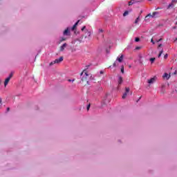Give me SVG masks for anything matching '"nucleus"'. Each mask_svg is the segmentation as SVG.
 Masks as SVG:
<instances>
[{
    "mask_svg": "<svg viewBox=\"0 0 177 177\" xmlns=\"http://www.w3.org/2000/svg\"><path fill=\"white\" fill-rule=\"evenodd\" d=\"M66 39H67L66 37H62L61 39L59 40V44H60L61 42H63V41H66Z\"/></svg>",
    "mask_w": 177,
    "mask_h": 177,
    "instance_id": "obj_14",
    "label": "nucleus"
},
{
    "mask_svg": "<svg viewBox=\"0 0 177 177\" xmlns=\"http://www.w3.org/2000/svg\"><path fill=\"white\" fill-rule=\"evenodd\" d=\"M151 42L154 44V40H153V39H151Z\"/></svg>",
    "mask_w": 177,
    "mask_h": 177,
    "instance_id": "obj_28",
    "label": "nucleus"
},
{
    "mask_svg": "<svg viewBox=\"0 0 177 177\" xmlns=\"http://www.w3.org/2000/svg\"><path fill=\"white\" fill-rule=\"evenodd\" d=\"M140 17H138L136 19V21H135V24H138V23L139 22Z\"/></svg>",
    "mask_w": 177,
    "mask_h": 177,
    "instance_id": "obj_18",
    "label": "nucleus"
},
{
    "mask_svg": "<svg viewBox=\"0 0 177 177\" xmlns=\"http://www.w3.org/2000/svg\"><path fill=\"white\" fill-rule=\"evenodd\" d=\"M64 57H60L59 59H56L55 61V64H59V63H62L63 62Z\"/></svg>",
    "mask_w": 177,
    "mask_h": 177,
    "instance_id": "obj_3",
    "label": "nucleus"
},
{
    "mask_svg": "<svg viewBox=\"0 0 177 177\" xmlns=\"http://www.w3.org/2000/svg\"><path fill=\"white\" fill-rule=\"evenodd\" d=\"M89 109H91V104H88V105L87 106V110H89Z\"/></svg>",
    "mask_w": 177,
    "mask_h": 177,
    "instance_id": "obj_26",
    "label": "nucleus"
},
{
    "mask_svg": "<svg viewBox=\"0 0 177 177\" xmlns=\"http://www.w3.org/2000/svg\"><path fill=\"white\" fill-rule=\"evenodd\" d=\"M157 9H160V8H158Z\"/></svg>",
    "mask_w": 177,
    "mask_h": 177,
    "instance_id": "obj_38",
    "label": "nucleus"
},
{
    "mask_svg": "<svg viewBox=\"0 0 177 177\" xmlns=\"http://www.w3.org/2000/svg\"><path fill=\"white\" fill-rule=\"evenodd\" d=\"M175 0H172V2L169 4L168 7H167V9H171V8H174V2Z\"/></svg>",
    "mask_w": 177,
    "mask_h": 177,
    "instance_id": "obj_10",
    "label": "nucleus"
},
{
    "mask_svg": "<svg viewBox=\"0 0 177 177\" xmlns=\"http://www.w3.org/2000/svg\"><path fill=\"white\" fill-rule=\"evenodd\" d=\"M131 5H133V3L132 1L129 2V6H131Z\"/></svg>",
    "mask_w": 177,
    "mask_h": 177,
    "instance_id": "obj_24",
    "label": "nucleus"
},
{
    "mask_svg": "<svg viewBox=\"0 0 177 177\" xmlns=\"http://www.w3.org/2000/svg\"><path fill=\"white\" fill-rule=\"evenodd\" d=\"M129 14V12L128 11H125L123 14V16L125 17V16H128V15Z\"/></svg>",
    "mask_w": 177,
    "mask_h": 177,
    "instance_id": "obj_16",
    "label": "nucleus"
},
{
    "mask_svg": "<svg viewBox=\"0 0 177 177\" xmlns=\"http://www.w3.org/2000/svg\"><path fill=\"white\" fill-rule=\"evenodd\" d=\"M100 74H104V71H101L100 72Z\"/></svg>",
    "mask_w": 177,
    "mask_h": 177,
    "instance_id": "obj_30",
    "label": "nucleus"
},
{
    "mask_svg": "<svg viewBox=\"0 0 177 177\" xmlns=\"http://www.w3.org/2000/svg\"><path fill=\"white\" fill-rule=\"evenodd\" d=\"M89 75H88V72H85V76L82 77V82H86L87 84H89V82L88 81V77Z\"/></svg>",
    "mask_w": 177,
    "mask_h": 177,
    "instance_id": "obj_2",
    "label": "nucleus"
},
{
    "mask_svg": "<svg viewBox=\"0 0 177 177\" xmlns=\"http://www.w3.org/2000/svg\"><path fill=\"white\" fill-rule=\"evenodd\" d=\"M176 92H177V90H176Z\"/></svg>",
    "mask_w": 177,
    "mask_h": 177,
    "instance_id": "obj_39",
    "label": "nucleus"
},
{
    "mask_svg": "<svg viewBox=\"0 0 177 177\" xmlns=\"http://www.w3.org/2000/svg\"><path fill=\"white\" fill-rule=\"evenodd\" d=\"M68 82H74V81H75V79H73V80H68Z\"/></svg>",
    "mask_w": 177,
    "mask_h": 177,
    "instance_id": "obj_23",
    "label": "nucleus"
},
{
    "mask_svg": "<svg viewBox=\"0 0 177 177\" xmlns=\"http://www.w3.org/2000/svg\"><path fill=\"white\" fill-rule=\"evenodd\" d=\"M171 75H169L168 73H165V75H163V78H167V80H169V77Z\"/></svg>",
    "mask_w": 177,
    "mask_h": 177,
    "instance_id": "obj_11",
    "label": "nucleus"
},
{
    "mask_svg": "<svg viewBox=\"0 0 177 177\" xmlns=\"http://www.w3.org/2000/svg\"><path fill=\"white\" fill-rule=\"evenodd\" d=\"M85 28H86V26H83L82 28V31H84L85 30Z\"/></svg>",
    "mask_w": 177,
    "mask_h": 177,
    "instance_id": "obj_25",
    "label": "nucleus"
},
{
    "mask_svg": "<svg viewBox=\"0 0 177 177\" xmlns=\"http://www.w3.org/2000/svg\"><path fill=\"white\" fill-rule=\"evenodd\" d=\"M78 23H80V20H78L72 27V31H74V30H75L77 26H78Z\"/></svg>",
    "mask_w": 177,
    "mask_h": 177,
    "instance_id": "obj_9",
    "label": "nucleus"
},
{
    "mask_svg": "<svg viewBox=\"0 0 177 177\" xmlns=\"http://www.w3.org/2000/svg\"><path fill=\"white\" fill-rule=\"evenodd\" d=\"M160 41H162V39H160L158 42H160Z\"/></svg>",
    "mask_w": 177,
    "mask_h": 177,
    "instance_id": "obj_36",
    "label": "nucleus"
},
{
    "mask_svg": "<svg viewBox=\"0 0 177 177\" xmlns=\"http://www.w3.org/2000/svg\"><path fill=\"white\" fill-rule=\"evenodd\" d=\"M66 46H67V44L64 43L62 46L59 47V51L63 52V50H64V48H66Z\"/></svg>",
    "mask_w": 177,
    "mask_h": 177,
    "instance_id": "obj_8",
    "label": "nucleus"
},
{
    "mask_svg": "<svg viewBox=\"0 0 177 177\" xmlns=\"http://www.w3.org/2000/svg\"><path fill=\"white\" fill-rule=\"evenodd\" d=\"M149 1H151V0H149Z\"/></svg>",
    "mask_w": 177,
    "mask_h": 177,
    "instance_id": "obj_40",
    "label": "nucleus"
},
{
    "mask_svg": "<svg viewBox=\"0 0 177 177\" xmlns=\"http://www.w3.org/2000/svg\"><path fill=\"white\" fill-rule=\"evenodd\" d=\"M128 93H129V87H126V92L123 94L122 95V99H125V97H127V95H128Z\"/></svg>",
    "mask_w": 177,
    "mask_h": 177,
    "instance_id": "obj_4",
    "label": "nucleus"
},
{
    "mask_svg": "<svg viewBox=\"0 0 177 177\" xmlns=\"http://www.w3.org/2000/svg\"><path fill=\"white\" fill-rule=\"evenodd\" d=\"M149 60H150L151 64H153V63H154V60H156V58L155 57H152V58H150Z\"/></svg>",
    "mask_w": 177,
    "mask_h": 177,
    "instance_id": "obj_15",
    "label": "nucleus"
},
{
    "mask_svg": "<svg viewBox=\"0 0 177 177\" xmlns=\"http://www.w3.org/2000/svg\"><path fill=\"white\" fill-rule=\"evenodd\" d=\"M142 13H143V10H141V11H140V15H142Z\"/></svg>",
    "mask_w": 177,
    "mask_h": 177,
    "instance_id": "obj_37",
    "label": "nucleus"
},
{
    "mask_svg": "<svg viewBox=\"0 0 177 177\" xmlns=\"http://www.w3.org/2000/svg\"><path fill=\"white\" fill-rule=\"evenodd\" d=\"M156 15H158V12H153L152 13V15L151 14H149L148 15L146 16V17H156Z\"/></svg>",
    "mask_w": 177,
    "mask_h": 177,
    "instance_id": "obj_7",
    "label": "nucleus"
},
{
    "mask_svg": "<svg viewBox=\"0 0 177 177\" xmlns=\"http://www.w3.org/2000/svg\"><path fill=\"white\" fill-rule=\"evenodd\" d=\"M120 71L122 74H124V66H122V68H120Z\"/></svg>",
    "mask_w": 177,
    "mask_h": 177,
    "instance_id": "obj_22",
    "label": "nucleus"
},
{
    "mask_svg": "<svg viewBox=\"0 0 177 177\" xmlns=\"http://www.w3.org/2000/svg\"><path fill=\"white\" fill-rule=\"evenodd\" d=\"M100 32H103V30L102 29H100Z\"/></svg>",
    "mask_w": 177,
    "mask_h": 177,
    "instance_id": "obj_34",
    "label": "nucleus"
},
{
    "mask_svg": "<svg viewBox=\"0 0 177 177\" xmlns=\"http://www.w3.org/2000/svg\"><path fill=\"white\" fill-rule=\"evenodd\" d=\"M84 75H85V73H86V71L84 70L81 73H80V75L82 76L84 75Z\"/></svg>",
    "mask_w": 177,
    "mask_h": 177,
    "instance_id": "obj_21",
    "label": "nucleus"
},
{
    "mask_svg": "<svg viewBox=\"0 0 177 177\" xmlns=\"http://www.w3.org/2000/svg\"><path fill=\"white\" fill-rule=\"evenodd\" d=\"M67 34H68V28H66V29L64 31V35H67Z\"/></svg>",
    "mask_w": 177,
    "mask_h": 177,
    "instance_id": "obj_13",
    "label": "nucleus"
},
{
    "mask_svg": "<svg viewBox=\"0 0 177 177\" xmlns=\"http://www.w3.org/2000/svg\"><path fill=\"white\" fill-rule=\"evenodd\" d=\"M168 58V54H166L165 55V59H167Z\"/></svg>",
    "mask_w": 177,
    "mask_h": 177,
    "instance_id": "obj_27",
    "label": "nucleus"
},
{
    "mask_svg": "<svg viewBox=\"0 0 177 177\" xmlns=\"http://www.w3.org/2000/svg\"><path fill=\"white\" fill-rule=\"evenodd\" d=\"M113 67H117V64H115V62L113 63Z\"/></svg>",
    "mask_w": 177,
    "mask_h": 177,
    "instance_id": "obj_29",
    "label": "nucleus"
},
{
    "mask_svg": "<svg viewBox=\"0 0 177 177\" xmlns=\"http://www.w3.org/2000/svg\"><path fill=\"white\" fill-rule=\"evenodd\" d=\"M12 77H13V73H11L9 75L8 77H7L6 80H5V82H4V86L5 88H6V86H8V84H9V81H10V78H12Z\"/></svg>",
    "mask_w": 177,
    "mask_h": 177,
    "instance_id": "obj_1",
    "label": "nucleus"
},
{
    "mask_svg": "<svg viewBox=\"0 0 177 177\" xmlns=\"http://www.w3.org/2000/svg\"><path fill=\"white\" fill-rule=\"evenodd\" d=\"M10 111V108L8 107L7 108V111Z\"/></svg>",
    "mask_w": 177,
    "mask_h": 177,
    "instance_id": "obj_32",
    "label": "nucleus"
},
{
    "mask_svg": "<svg viewBox=\"0 0 177 177\" xmlns=\"http://www.w3.org/2000/svg\"><path fill=\"white\" fill-rule=\"evenodd\" d=\"M0 104H2V98L0 97Z\"/></svg>",
    "mask_w": 177,
    "mask_h": 177,
    "instance_id": "obj_31",
    "label": "nucleus"
},
{
    "mask_svg": "<svg viewBox=\"0 0 177 177\" xmlns=\"http://www.w3.org/2000/svg\"><path fill=\"white\" fill-rule=\"evenodd\" d=\"M116 60L119 62V63H122V61L124 60V55H121L120 57H117Z\"/></svg>",
    "mask_w": 177,
    "mask_h": 177,
    "instance_id": "obj_6",
    "label": "nucleus"
},
{
    "mask_svg": "<svg viewBox=\"0 0 177 177\" xmlns=\"http://www.w3.org/2000/svg\"><path fill=\"white\" fill-rule=\"evenodd\" d=\"M164 52V50H160L158 55V57H161V55H162V53Z\"/></svg>",
    "mask_w": 177,
    "mask_h": 177,
    "instance_id": "obj_17",
    "label": "nucleus"
},
{
    "mask_svg": "<svg viewBox=\"0 0 177 177\" xmlns=\"http://www.w3.org/2000/svg\"><path fill=\"white\" fill-rule=\"evenodd\" d=\"M135 41H136V42H139V41H140V38L136 37Z\"/></svg>",
    "mask_w": 177,
    "mask_h": 177,
    "instance_id": "obj_20",
    "label": "nucleus"
},
{
    "mask_svg": "<svg viewBox=\"0 0 177 177\" xmlns=\"http://www.w3.org/2000/svg\"><path fill=\"white\" fill-rule=\"evenodd\" d=\"M122 77L121 76L119 77V79H118V85H121V84H122Z\"/></svg>",
    "mask_w": 177,
    "mask_h": 177,
    "instance_id": "obj_12",
    "label": "nucleus"
},
{
    "mask_svg": "<svg viewBox=\"0 0 177 177\" xmlns=\"http://www.w3.org/2000/svg\"><path fill=\"white\" fill-rule=\"evenodd\" d=\"M157 80V77H151L150 80H148V84H153V82H156V80Z\"/></svg>",
    "mask_w": 177,
    "mask_h": 177,
    "instance_id": "obj_5",
    "label": "nucleus"
},
{
    "mask_svg": "<svg viewBox=\"0 0 177 177\" xmlns=\"http://www.w3.org/2000/svg\"><path fill=\"white\" fill-rule=\"evenodd\" d=\"M160 46H162V44H159L158 48H160Z\"/></svg>",
    "mask_w": 177,
    "mask_h": 177,
    "instance_id": "obj_35",
    "label": "nucleus"
},
{
    "mask_svg": "<svg viewBox=\"0 0 177 177\" xmlns=\"http://www.w3.org/2000/svg\"><path fill=\"white\" fill-rule=\"evenodd\" d=\"M136 49H137V50H138L139 49H140V47H136Z\"/></svg>",
    "mask_w": 177,
    "mask_h": 177,
    "instance_id": "obj_33",
    "label": "nucleus"
},
{
    "mask_svg": "<svg viewBox=\"0 0 177 177\" xmlns=\"http://www.w3.org/2000/svg\"><path fill=\"white\" fill-rule=\"evenodd\" d=\"M53 64H56V62H55V61L51 62L49 66H53Z\"/></svg>",
    "mask_w": 177,
    "mask_h": 177,
    "instance_id": "obj_19",
    "label": "nucleus"
}]
</instances>
